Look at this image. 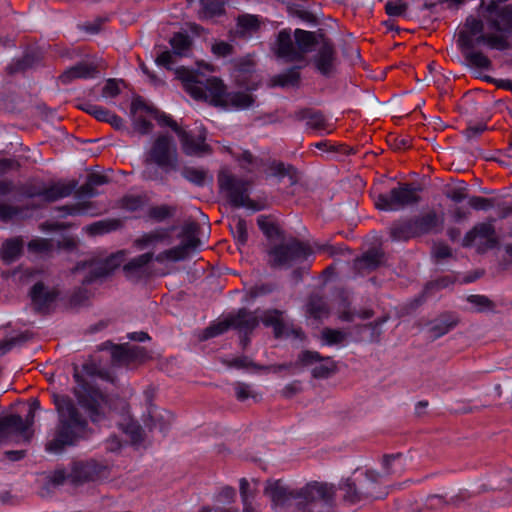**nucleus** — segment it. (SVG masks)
Instances as JSON below:
<instances>
[{
	"label": "nucleus",
	"mask_w": 512,
	"mask_h": 512,
	"mask_svg": "<svg viewBox=\"0 0 512 512\" xmlns=\"http://www.w3.org/2000/svg\"><path fill=\"white\" fill-rule=\"evenodd\" d=\"M175 73L182 81L185 91L195 100H203L215 106L236 110L247 109L254 103V98L248 92L227 93L224 84L218 78L204 80L198 71L185 67L177 68Z\"/></svg>",
	"instance_id": "nucleus-1"
},
{
	"label": "nucleus",
	"mask_w": 512,
	"mask_h": 512,
	"mask_svg": "<svg viewBox=\"0 0 512 512\" xmlns=\"http://www.w3.org/2000/svg\"><path fill=\"white\" fill-rule=\"evenodd\" d=\"M54 404L59 414V424L46 444V451L60 454L65 447L72 446L85 437L87 421L80 415L68 396L55 395Z\"/></svg>",
	"instance_id": "nucleus-2"
},
{
	"label": "nucleus",
	"mask_w": 512,
	"mask_h": 512,
	"mask_svg": "<svg viewBox=\"0 0 512 512\" xmlns=\"http://www.w3.org/2000/svg\"><path fill=\"white\" fill-rule=\"evenodd\" d=\"M145 168L143 177L147 180H158L160 173L154 166L165 172L178 169V152L173 137L160 134L152 141L151 146L144 154Z\"/></svg>",
	"instance_id": "nucleus-3"
},
{
	"label": "nucleus",
	"mask_w": 512,
	"mask_h": 512,
	"mask_svg": "<svg viewBox=\"0 0 512 512\" xmlns=\"http://www.w3.org/2000/svg\"><path fill=\"white\" fill-rule=\"evenodd\" d=\"M334 496L332 484L311 482L296 491L295 505L299 512H331Z\"/></svg>",
	"instance_id": "nucleus-4"
},
{
	"label": "nucleus",
	"mask_w": 512,
	"mask_h": 512,
	"mask_svg": "<svg viewBox=\"0 0 512 512\" xmlns=\"http://www.w3.org/2000/svg\"><path fill=\"white\" fill-rule=\"evenodd\" d=\"M483 22L473 16L466 18L464 28L459 32L458 44L461 49H474L477 44H486L491 49L506 50L510 48L504 34H484Z\"/></svg>",
	"instance_id": "nucleus-5"
},
{
	"label": "nucleus",
	"mask_w": 512,
	"mask_h": 512,
	"mask_svg": "<svg viewBox=\"0 0 512 512\" xmlns=\"http://www.w3.org/2000/svg\"><path fill=\"white\" fill-rule=\"evenodd\" d=\"M382 475L374 470H367L364 478L356 485L350 479H347L341 486L344 491V500L355 504L363 498L380 499L387 495L386 491L379 489Z\"/></svg>",
	"instance_id": "nucleus-6"
},
{
	"label": "nucleus",
	"mask_w": 512,
	"mask_h": 512,
	"mask_svg": "<svg viewBox=\"0 0 512 512\" xmlns=\"http://www.w3.org/2000/svg\"><path fill=\"white\" fill-rule=\"evenodd\" d=\"M73 377L76 382L74 395L78 403L85 408L93 421L105 412L108 405L107 397L98 389L91 386L80 374L77 368L74 369Z\"/></svg>",
	"instance_id": "nucleus-7"
},
{
	"label": "nucleus",
	"mask_w": 512,
	"mask_h": 512,
	"mask_svg": "<svg viewBox=\"0 0 512 512\" xmlns=\"http://www.w3.org/2000/svg\"><path fill=\"white\" fill-rule=\"evenodd\" d=\"M34 416L30 409L25 419L16 414L4 417L0 421V444L29 442L33 435Z\"/></svg>",
	"instance_id": "nucleus-8"
},
{
	"label": "nucleus",
	"mask_w": 512,
	"mask_h": 512,
	"mask_svg": "<svg viewBox=\"0 0 512 512\" xmlns=\"http://www.w3.org/2000/svg\"><path fill=\"white\" fill-rule=\"evenodd\" d=\"M258 313L259 310L251 312L246 309H240L237 314L207 327L203 332L202 339L206 340L216 337L226 332L230 327L247 335L259 325Z\"/></svg>",
	"instance_id": "nucleus-9"
},
{
	"label": "nucleus",
	"mask_w": 512,
	"mask_h": 512,
	"mask_svg": "<svg viewBox=\"0 0 512 512\" xmlns=\"http://www.w3.org/2000/svg\"><path fill=\"white\" fill-rule=\"evenodd\" d=\"M219 186L235 207H245L253 211L262 209V206L249 198V182L235 176L221 172L218 177Z\"/></svg>",
	"instance_id": "nucleus-10"
},
{
	"label": "nucleus",
	"mask_w": 512,
	"mask_h": 512,
	"mask_svg": "<svg viewBox=\"0 0 512 512\" xmlns=\"http://www.w3.org/2000/svg\"><path fill=\"white\" fill-rule=\"evenodd\" d=\"M419 189L410 184H400L387 193L379 194L375 206L383 211H399L408 205L418 203Z\"/></svg>",
	"instance_id": "nucleus-11"
},
{
	"label": "nucleus",
	"mask_w": 512,
	"mask_h": 512,
	"mask_svg": "<svg viewBox=\"0 0 512 512\" xmlns=\"http://www.w3.org/2000/svg\"><path fill=\"white\" fill-rule=\"evenodd\" d=\"M197 233L198 225L196 223H186L183 227L181 243L174 248L159 253L155 260L163 263L166 260L180 261L186 259L200 245Z\"/></svg>",
	"instance_id": "nucleus-12"
},
{
	"label": "nucleus",
	"mask_w": 512,
	"mask_h": 512,
	"mask_svg": "<svg viewBox=\"0 0 512 512\" xmlns=\"http://www.w3.org/2000/svg\"><path fill=\"white\" fill-rule=\"evenodd\" d=\"M125 260V253L119 251L105 258L93 259L89 262L78 264L75 271H86L84 282L90 283L98 278H103L112 273Z\"/></svg>",
	"instance_id": "nucleus-13"
},
{
	"label": "nucleus",
	"mask_w": 512,
	"mask_h": 512,
	"mask_svg": "<svg viewBox=\"0 0 512 512\" xmlns=\"http://www.w3.org/2000/svg\"><path fill=\"white\" fill-rule=\"evenodd\" d=\"M311 253L307 244L294 240L288 244L276 246L269 255L273 266H285L304 259Z\"/></svg>",
	"instance_id": "nucleus-14"
},
{
	"label": "nucleus",
	"mask_w": 512,
	"mask_h": 512,
	"mask_svg": "<svg viewBox=\"0 0 512 512\" xmlns=\"http://www.w3.org/2000/svg\"><path fill=\"white\" fill-rule=\"evenodd\" d=\"M488 15L485 17L490 28L502 32H512V6H500L496 1H491L486 6Z\"/></svg>",
	"instance_id": "nucleus-15"
},
{
	"label": "nucleus",
	"mask_w": 512,
	"mask_h": 512,
	"mask_svg": "<svg viewBox=\"0 0 512 512\" xmlns=\"http://www.w3.org/2000/svg\"><path fill=\"white\" fill-rule=\"evenodd\" d=\"M313 366L312 375L315 378H327L335 372V364L329 358H321L317 352L304 351L298 356L297 364Z\"/></svg>",
	"instance_id": "nucleus-16"
},
{
	"label": "nucleus",
	"mask_w": 512,
	"mask_h": 512,
	"mask_svg": "<svg viewBox=\"0 0 512 512\" xmlns=\"http://www.w3.org/2000/svg\"><path fill=\"white\" fill-rule=\"evenodd\" d=\"M130 112L134 130L142 135L149 134L153 129V124L145 118L144 114L154 113L153 108L138 97L133 99Z\"/></svg>",
	"instance_id": "nucleus-17"
},
{
	"label": "nucleus",
	"mask_w": 512,
	"mask_h": 512,
	"mask_svg": "<svg viewBox=\"0 0 512 512\" xmlns=\"http://www.w3.org/2000/svg\"><path fill=\"white\" fill-rule=\"evenodd\" d=\"M111 355L113 361L119 365H130L138 361H143L147 357L144 348L130 344L114 346Z\"/></svg>",
	"instance_id": "nucleus-18"
},
{
	"label": "nucleus",
	"mask_w": 512,
	"mask_h": 512,
	"mask_svg": "<svg viewBox=\"0 0 512 512\" xmlns=\"http://www.w3.org/2000/svg\"><path fill=\"white\" fill-rule=\"evenodd\" d=\"M316 69L325 76L331 75L335 70L336 55L332 44L327 39H321V45L314 57Z\"/></svg>",
	"instance_id": "nucleus-19"
},
{
	"label": "nucleus",
	"mask_w": 512,
	"mask_h": 512,
	"mask_svg": "<svg viewBox=\"0 0 512 512\" xmlns=\"http://www.w3.org/2000/svg\"><path fill=\"white\" fill-rule=\"evenodd\" d=\"M100 472V466L94 461L75 462L69 471L70 483L79 485L94 480Z\"/></svg>",
	"instance_id": "nucleus-20"
},
{
	"label": "nucleus",
	"mask_w": 512,
	"mask_h": 512,
	"mask_svg": "<svg viewBox=\"0 0 512 512\" xmlns=\"http://www.w3.org/2000/svg\"><path fill=\"white\" fill-rule=\"evenodd\" d=\"M264 494L275 504L285 505L290 499L295 500L296 491H292L281 480L268 481L264 488Z\"/></svg>",
	"instance_id": "nucleus-21"
},
{
	"label": "nucleus",
	"mask_w": 512,
	"mask_h": 512,
	"mask_svg": "<svg viewBox=\"0 0 512 512\" xmlns=\"http://www.w3.org/2000/svg\"><path fill=\"white\" fill-rule=\"evenodd\" d=\"M296 52L299 53V60L303 58V56L316 47L321 45V39H324L321 35L316 34L315 32L305 31L302 29H296L294 32Z\"/></svg>",
	"instance_id": "nucleus-22"
},
{
	"label": "nucleus",
	"mask_w": 512,
	"mask_h": 512,
	"mask_svg": "<svg viewBox=\"0 0 512 512\" xmlns=\"http://www.w3.org/2000/svg\"><path fill=\"white\" fill-rule=\"evenodd\" d=\"M385 264L384 253L379 249H371L355 260V268L365 274Z\"/></svg>",
	"instance_id": "nucleus-23"
},
{
	"label": "nucleus",
	"mask_w": 512,
	"mask_h": 512,
	"mask_svg": "<svg viewBox=\"0 0 512 512\" xmlns=\"http://www.w3.org/2000/svg\"><path fill=\"white\" fill-rule=\"evenodd\" d=\"M75 188L76 184L74 182H58L31 194V196H39L45 201L53 202L71 195Z\"/></svg>",
	"instance_id": "nucleus-24"
},
{
	"label": "nucleus",
	"mask_w": 512,
	"mask_h": 512,
	"mask_svg": "<svg viewBox=\"0 0 512 512\" xmlns=\"http://www.w3.org/2000/svg\"><path fill=\"white\" fill-rule=\"evenodd\" d=\"M484 238L491 247L496 246L498 241L495 237V228L491 222L479 223L470 230L463 239V245L469 246L477 238Z\"/></svg>",
	"instance_id": "nucleus-25"
},
{
	"label": "nucleus",
	"mask_w": 512,
	"mask_h": 512,
	"mask_svg": "<svg viewBox=\"0 0 512 512\" xmlns=\"http://www.w3.org/2000/svg\"><path fill=\"white\" fill-rule=\"evenodd\" d=\"M258 316L259 321L261 320L265 326L273 327L274 334L276 337H281L285 333L289 335L290 332L286 328L282 311L276 309L266 310L261 313L259 312Z\"/></svg>",
	"instance_id": "nucleus-26"
},
{
	"label": "nucleus",
	"mask_w": 512,
	"mask_h": 512,
	"mask_svg": "<svg viewBox=\"0 0 512 512\" xmlns=\"http://www.w3.org/2000/svg\"><path fill=\"white\" fill-rule=\"evenodd\" d=\"M97 68L95 65L81 62L75 66L67 69L61 76L60 81L63 84H68L75 79H88L95 77Z\"/></svg>",
	"instance_id": "nucleus-27"
},
{
	"label": "nucleus",
	"mask_w": 512,
	"mask_h": 512,
	"mask_svg": "<svg viewBox=\"0 0 512 512\" xmlns=\"http://www.w3.org/2000/svg\"><path fill=\"white\" fill-rule=\"evenodd\" d=\"M30 296L36 308L42 310L55 300L56 292L46 287L42 282H37L33 285Z\"/></svg>",
	"instance_id": "nucleus-28"
},
{
	"label": "nucleus",
	"mask_w": 512,
	"mask_h": 512,
	"mask_svg": "<svg viewBox=\"0 0 512 512\" xmlns=\"http://www.w3.org/2000/svg\"><path fill=\"white\" fill-rule=\"evenodd\" d=\"M277 54L288 61L299 60V53L296 52V45L291 34L287 30L279 32L277 38Z\"/></svg>",
	"instance_id": "nucleus-29"
},
{
	"label": "nucleus",
	"mask_w": 512,
	"mask_h": 512,
	"mask_svg": "<svg viewBox=\"0 0 512 512\" xmlns=\"http://www.w3.org/2000/svg\"><path fill=\"white\" fill-rule=\"evenodd\" d=\"M169 237L168 229H156L145 233L134 241L138 249H155Z\"/></svg>",
	"instance_id": "nucleus-30"
},
{
	"label": "nucleus",
	"mask_w": 512,
	"mask_h": 512,
	"mask_svg": "<svg viewBox=\"0 0 512 512\" xmlns=\"http://www.w3.org/2000/svg\"><path fill=\"white\" fill-rule=\"evenodd\" d=\"M181 174L187 181L197 186H204L213 181L212 174H210L208 170L200 167H184Z\"/></svg>",
	"instance_id": "nucleus-31"
},
{
	"label": "nucleus",
	"mask_w": 512,
	"mask_h": 512,
	"mask_svg": "<svg viewBox=\"0 0 512 512\" xmlns=\"http://www.w3.org/2000/svg\"><path fill=\"white\" fill-rule=\"evenodd\" d=\"M186 135V143H184L182 136L178 137L181 142L182 149L187 155H200L209 151L208 145L205 144V136L199 135L197 138H195L187 131Z\"/></svg>",
	"instance_id": "nucleus-32"
},
{
	"label": "nucleus",
	"mask_w": 512,
	"mask_h": 512,
	"mask_svg": "<svg viewBox=\"0 0 512 512\" xmlns=\"http://www.w3.org/2000/svg\"><path fill=\"white\" fill-rule=\"evenodd\" d=\"M391 238L395 241H405L417 236L413 221H402L390 227Z\"/></svg>",
	"instance_id": "nucleus-33"
},
{
	"label": "nucleus",
	"mask_w": 512,
	"mask_h": 512,
	"mask_svg": "<svg viewBox=\"0 0 512 512\" xmlns=\"http://www.w3.org/2000/svg\"><path fill=\"white\" fill-rule=\"evenodd\" d=\"M22 249V240L18 238L9 239L3 244L2 259L7 263H11L20 256Z\"/></svg>",
	"instance_id": "nucleus-34"
},
{
	"label": "nucleus",
	"mask_w": 512,
	"mask_h": 512,
	"mask_svg": "<svg viewBox=\"0 0 512 512\" xmlns=\"http://www.w3.org/2000/svg\"><path fill=\"white\" fill-rule=\"evenodd\" d=\"M300 73L298 67H293L273 78V86L293 87L299 83Z\"/></svg>",
	"instance_id": "nucleus-35"
},
{
	"label": "nucleus",
	"mask_w": 512,
	"mask_h": 512,
	"mask_svg": "<svg viewBox=\"0 0 512 512\" xmlns=\"http://www.w3.org/2000/svg\"><path fill=\"white\" fill-rule=\"evenodd\" d=\"M259 19L254 15H243L238 18L236 33L241 36L249 35L258 30Z\"/></svg>",
	"instance_id": "nucleus-36"
},
{
	"label": "nucleus",
	"mask_w": 512,
	"mask_h": 512,
	"mask_svg": "<svg viewBox=\"0 0 512 512\" xmlns=\"http://www.w3.org/2000/svg\"><path fill=\"white\" fill-rule=\"evenodd\" d=\"M385 475H401L404 471V461L400 454L386 455L383 458Z\"/></svg>",
	"instance_id": "nucleus-37"
},
{
	"label": "nucleus",
	"mask_w": 512,
	"mask_h": 512,
	"mask_svg": "<svg viewBox=\"0 0 512 512\" xmlns=\"http://www.w3.org/2000/svg\"><path fill=\"white\" fill-rule=\"evenodd\" d=\"M417 235L430 232L438 223L436 213L430 212L426 215L419 217L413 221Z\"/></svg>",
	"instance_id": "nucleus-38"
},
{
	"label": "nucleus",
	"mask_w": 512,
	"mask_h": 512,
	"mask_svg": "<svg viewBox=\"0 0 512 512\" xmlns=\"http://www.w3.org/2000/svg\"><path fill=\"white\" fill-rule=\"evenodd\" d=\"M270 169L274 176L285 177L287 176L290 180V184L294 185L298 182V172L291 165H285L282 162H274L271 164Z\"/></svg>",
	"instance_id": "nucleus-39"
},
{
	"label": "nucleus",
	"mask_w": 512,
	"mask_h": 512,
	"mask_svg": "<svg viewBox=\"0 0 512 512\" xmlns=\"http://www.w3.org/2000/svg\"><path fill=\"white\" fill-rule=\"evenodd\" d=\"M224 13V4L221 1L202 0L201 19H211Z\"/></svg>",
	"instance_id": "nucleus-40"
},
{
	"label": "nucleus",
	"mask_w": 512,
	"mask_h": 512,
	"mask_svg": "<svg viewBox=\"0 0 512 512\" xmlns=\"http://www.w3.org/2000/svg\"><path fill=\"white\" fill-rule=\"evenodd\" d=\"M466 60L474 67L480 69H489L491 67L490 59L480 51H474L473 49H464Z\"/></svg>",
	"instance_id": "nucleus-41"
},
{
	"label": "nucleus",
	"mask_w": 512,
	"mask_h": 512,
	"mask_svg": "<svg viewBox=\"0 0 512 512\" xmlns=\"http://www.w3.org/2000/svg\"><path fill=\"white\" fill-rule=\"evenodd\" d=\"M66 211V215H93L94 206L91 201H78L75 204L62 207Z\"/></svg>",
	"instance_id": "nucleus-42"
},
{
	"label": "nucleus",
	"mask_w": 512,
	"mask_h": 512,
	"mask_svg": "<svg viewBox=\"0 0 512 512\" xmlns=\"http://www.w3.org/2000/svg\"><path fill=\"white\" fill-rule=\"evenodd\" d=\"M258 482L256 480L248 481L245 478H241L239 481L240 495L242 503L252 502L255 493L257 491Z\"/></svg>",
	"instance_id": "nucleus-43"
},
{
	"label": "nucleus",
	"mask_w": 512,
	"mask_h": 512,
	"mask_svg": "<svg viewBox=\"0 0 512 512\" xmlns=\"http://www.w3.org/2000/svg\"><path fill=\"white\" fill-rule=\"evenodd\" d=\"M153 258V252H147L131 259L127 264L124 265V271L127 274H132L139 271L141 268L146 266Z\"/></svg>",
	"instance_id": "nucleus-44"
},
{
	"label": "nucleus",
	"mask_w": 512,
	"mask_h": 512,
	"mask_svg": "<svg viewBox=\"0 0 512 512\" xmlns=\"http://www.w3.org/2000/svg\"><path fill=\"white\" fill-rule=\"evenodd\" d=\"M173 53L178 56L185 55L190 47L189 37L183 33H176L170 40Z\"/></svg>",
	"instance_id": "nucleus-45"
},
{
	"label": "nucleus",
	"mask_w": 512,
	"mask_h": 512,
	"mask_svg": "<svg viewBox=\"0 0 512 512\" xmlns=\"http://www.w3.org/2000/svg\"><path fill=\"white\" fill-rule=\"evenodd\" d=\"M120 226V221L113 219V220H104L96 222L90 226L87 227V231H89L91 234H103L107 233L113 230H116Z\"/></svg>",
	"instance_id": "nucleus-46"
},
{
	"label": "nucleus",
	"mask_w": 512,
	"mask_h": 512,
	"mask_svg": "<svg viewBox=\"0 0 512 512\" xmlns=\"http://www.w3.org/2000/svg\"><path fill=\"white\" fill-rule=\"evenodd\" d=\"M234 238L239 245H245L248 240L247 223L245 220L238 218L231 226Z\"/></svg>",
	"instance_id": "nucleus-47"
},
{
	"label": "nucleus",
	"mask_w": 512,
	"mask_h": 512,
	"mask_svg": "<svg viewBox=\"0 0 512 512\" xmlns=\"http://www.w3.org/2000/svg\"><path fill=\"white\" fill-rule=\"evenodd\" d=\"M235 394L238 400L244 401L248 398L257 399L259 394L254 390V388L246 383L237 382L234 385Z\"/></svg>",
	"instance_id": "nucleus-48"
},
{
	"label": "nucleus",
	"mask_w": 512,
	"mask_h": 512,
	"mask_svg": "<svg viewBox=\"0 0 512 512\" xmlns=\"http://www.w3.org/2000/svg\"><path fill=\"white\" fill-rule=\"evenodd\" d=\"M307 125L316 130H326L330 133L332 129H328L325 116L320 112H312L307 117Z\"/></svg>",
	"instance_id": "nucleus-49"
},
{
	"label": "nucleus",
	"mask_w": 512,
	"mask_h": 512,
	"mask_svg": "<svg viewBox=\"0 0 512 512\" xmlns=\"http://www.w3.org/2000/svg\"><path fill=\"white\" fill-rule=\"evenodd\" d=\"M467 301L472 304L477 312H483L494 308L493 302L484 295H470Z\"/></svg>",
	"instance_id": "nucleus-50"
},
{
	"label": "nucleus",
	"mask_w": 512,
	"mask_h": 512,
	"mask_svg": "<svg viewBox=\"0 0 512 512\" xmlns=\"http://www.w3.org/2000/svg\"><path fill=\"white\" fill-rule=\"evenodd\" d=\"M408 9V5L401 0H388L385 5L386 13L392 17L403 16Z\"/></svg>",
	"instance_id": "nucleus-51"
},
{
	"label": "nucleus",
	"mask_w": 512,
	"mask_h": 512,
	"mask_svg": "<svg viewBox=\"0 0 512 512\" xmlns=\"http://www.w3.org/2000/svg\"><path fill=\"white\" fill-rule=\"evenodd\" d=\"M82 109L86 111L88 114L94 116L97 120L107 122L108 118L111 114V111L108 109L95 105V104H84Z\"/></svg>",
	"instance_id": "nucleus-52"
},
{
	"label": "nucleus",
	"mask_w": 512,
	"mask_h": 512,
	"mask_svg": "<svg viewBox=\"0 0 512 512\" xmlns=\"http://www.w3.org/2000/svg\"><path fill=\"white\" fill-rule=\"evenodd\" d=\"M158 122L162 126H169L176 132L178 136L183 137V141L185 142L187 139L186 131L183 130L174 120H172L169 116L162 114L156 116Z\"/></svg>",
	"instance_id": "nucleus-53"
},
{
	"label": "nucleus",
	"mask_w": 512,
	"mask_h": 512,
	"mask_svg": "<svg viewBox=\"0 0 512 512\" xmlns=\"http://www.w3.org/2000/svg\"><path fill=\"white\" fill-rule=\"evenodd\" d=\"M173 212L174 210L167 205L156 206L149 210V217L157 221H163L164 219L170 217Z\"/></svg>",
	"instance_id": "nucleus-54"
},
{
	"label": "nucleus",
	"mask_w": 512,
	"mask_h": 512,
	"mask_svg": "<svg viewBox=\"0 0 512 512\" xmlns=\"http://www.w3.org/2000/svg\"><path fill=\"white\" fill-rule=\"evenodd\" d=\"M322 337L326 344L332 345L341 343L345 339L346 334L340 330L325 329L322 332Z\"/></svg>",
	"instance_id": "nucleus-55"
},
{
	"label": "nucleus",
	"mask_w": 512,
	"mask_h": 512,
	"mask_svg": "<svg viewBox=\"0 0 512 512\" xmlns=\"http://www.w3.org/2000/svg\"><path fill=\"white\" fill-rule=\"evenodd\" d=\"M120 82L115 79H109L102 90L104 98H114L120 93Z\"/></svg>",
	"instance_id": "nucleus-56"
},
{
	"label": "nucleus",
	"mask_w": 512,
	"mask_h": 512,
	"mask_svg": "<svg viewBox=\"0 0 512 512\" xmlns=\"http://www.w3.org/2000/svg\"><path fill=\"white\" fill-rule=\"evenodd\" d=\"M257 224L259 228L263 231V233L266 234L268 237H272L277 232L274 223L270 221L269 218L266 216H259L257 219Z\"/></svg>",
	"instance_id": "nucleus-57"
},
{
	"label": "nucleus",
	"mask_w": 512,
	"mask_h": 512,
	"mask_svg": "<svg viewBox=\"0 0 512 512\" xmlns=\"http://www.w3.org/2000/svg\"><path fill=\"white\" fill-rule=\"evenodd\" d=\"M469 205L476 210H488L493 207L491 199L474 196L469 199Z\"/></svg>",
	"instance_id": "nucleus-58"
},
{
	"label": "nucleus",
	"mask_w": 512,
	"mask_h": 512,
	"mask_svg": "<svg viewBox=\"0 0 512 512\" xmlns=\"http://www.w3.org/2000/svg\"><path fill=\"white\" fill-rule=\"evenodd\" d=\"M51 247L52 243L47 239H34L28 244L29 250L34 252H46L50 250Z\"/></svg>",
	"instance_id": "nucleus-59"
},
{
	"label": "nucleus",
	"mask_w": 512,
	"mask_h": 512,
	"mask_svg": "<svg viewBox=\"0 0 512 512\" xmlns=\"http://www.w3.org/2000/svg\"><path fill=\"white\" fill-rule=\"evenodd\" d=\"M233 47L227 42L219 41L212 45V52L218 57H225L232 54Z\"/></svg>",
	"instance_id": "nucleus-60"
},
{
	"label": "nucleus",
	"mask_w": 512,
	"mask_h": 512,
	"mask_svg": "<svg viewBox=\"0 0 512 512\" xmlns=\"http://www.w3.org/2000/svg\"><path fill=\"white\" fill-rule=\"evenodd\" d=\"M123 430L132 441L137 442L141 439V427L136 422L130 421Z\"/></svg>",
	"instance_id": "nucleus-61"
},
{
	"label": "nucleus",
	"mask_w": 512,
	"mask_h": 512,
	"mask_svg": "<svg viewBox=\"0 0 512 512\" xmlns=\"http://www.w3.org/2000/svg\"><path fill=\"white\" fill-rule=\"evenodd\" d=\"M309 311L316 318H321L328 313L326 305L322 301H319V303L311 301Z\"/></svg>",
	"instance_id": "nucleus-62"
},
{
	"label": "nucleus",
	"mask_w": 512,
	"mask_h": 512,
	"mask_svg": "<svg viewBox=\"0 0 512 512\" xmlns=\"http://www.w3.org/2000/svg\"><path fill=\"white\" fill-rule=\"evenodd\" d=\"M301 391V383L299 381H293L287 384L281 391V395L285 398H291L295 394Z\"/></svg>",
	"instance_id": "nucleus-63"
},
{
	"label": "nucleus",
	"mask_w": 512,
	"mask_h": 512,
	"mask_svg": "<svg viewBox=\"0 0 512 512\" xmlns=\"http://www.w3.org/2000/svg\"><path fill=\"white\" fill-rule=\"evenodd\" d=\"M173 54L174 53H171L170 51L161 52L156 58L157 64L166 68H170L171 64L173 63Z\"/></svg>",
	"instance_id": "nucleus-64"
}]
</instances>
